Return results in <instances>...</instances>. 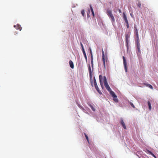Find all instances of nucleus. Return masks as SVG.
Segmentation results:
<instances>
[{"label":"nucleus","instance_id":"16","mask_svg":"<svg viewBox=\"0 0 158 158\" xmlns=\"http://www.w3.org/2000/svg\"><path fill=\"white\" fill-rule=\"evenodd\" d=\"M134 29H135V34H138L139 33H138V29H137L135 25V26H134Z\"/></svg>","mask_w":158,"mask_h":158},{"label":"nucleus","instance_id":"15","mask_svg":"<svg viewBox=\"0 0 158 158\" xmlns=\"http://www.w3.org/2000/svg\"><path fill=\"white\" fill-rule=\"evenodd\" d=\"M89 6H90V10H91V11L92 15H93V17H94V12L93 10V9L92 7V6H91V5H90Z\"/></svg>","mask_w":158,"mask_h":158},{"label":"nucleus","instance_id":"31","mask_svg":"<svg viewBox=\"0 0 158 158\" xmlns=\"http://www.w3.org/2000/svg\"><path fill=\"white\" fill-rule=\"evenodd\" d=\"M143 84L145 85H146V86H148L149 84H148V83H143Z\"/></svg>","mask_w":158,"mask_h":158},{"label":"nucleus","instance_id":"23","mask_svg":"<svg viewBox=\"0 0 158 158\" xmlns=\"http://www.w3.org/2000/svg\"><path fill=\"white\" fill-rule=\"evenodd\" d=\"M148 87H149L151 89H153V87L150 84H149Z\"/></svg>","mask_w":158,"mask_h":158},{"label":"nucleus","instance_id":"1","mask_svg":"<svg viewBox=\"0 0 158 158\" xmlns=\"http://www.w3.org/2000/svg\"><path fill=\"white\" fill-rule=\"evenodd\" d=\"M106 13L108 16L111 19V22L113 23L115 22L114 17L112 13L111 10L110 9H107L106 10Z\"/></svg>","mask_w":158,"mask_h":158},{"label":"nucleus","instance_id":"17","mask_svg":"<svg viewBox=\"0 0 158 158\" xmlns=\"http://www.w3.org/2000/svg\"><path fill=\"white\" fill-rule=\"evenodd\" d=\"M148 106L149 109L150 110H151L152 108L151 104L149 101H148Z\"/></svg>","mask_w":158,"mask_h":158},{"label":"nucleus","instance_id":"3","mask_svg":"<svg viewBox=\"0 0 158 158\" xmlns=\"http://www.w3.org/2000/svg\"><path fill=\"white\" fill-rule=\"evenodd\" d=\"M102 61H103V63L104 67V69H106V63H107L108 61V59L107 57H105L104 53V51L102 49Z\"/></svg>","mask_w":158,"mask_h":158},{"label":"nucleus","instance_id":"36","mask_svg":"<svg viewBox=\"0 0 158 158\" xmlns=\"http://www.w3.org/2000/svg\"><path fill=\"white\" fill-rule=\"evenodd\" d=\"M151 155L153 157L154 156H155L153 153H152V154Z\"/></svg>","mask_w":158,"mask_h":158},{"label":"nucleus","instance_id":"33","mask_svg":"<svg viewBox=\"0 0 158 158\" xmlns=\"http://www.w3.org/2000/svg\"><path fill=\"white\" fill-rule=\"evenodd\" d=\"M137 49H138V51H140V47H139V46H138V47H137Z\"/></svg>","mask_w":158,"mask_h":158},{"label":"nucleus","instance_id":"5","mask_svg":"<svg viewBox=\"0 0 158 158\" xmlns=\"http://www.w3.org/2000/svg\"><path fill=\"white\" fill-rule=\"evenodd\" d=\"M94 86H95V87L96 89L97 92L99 94H102V93L101 91L99 90V88L98 87V86L97 85L96 81V80L95 79V77H94Z\"/></svg>","mask_w":158,"mask_h":158},{"label":"nucleus","instance_id":"21","mask_svg":"<svg viewBox=\"0 0 158 158\" xmlns=\"http://www.w3.org/2000/svg\"><path fill=\"white\" fill-rule=\"evenodd\" d=\"M136 39L137 40V42L139 41V34H136Z\"/></svg>","mask_w":158,"mask_h":158},{"label":"nucleus","instance_id":"14","mask_svg":"<svg viewBox=\"0 0 158 158\" xmlns=\"http://www.w3.org/2000/svg\"><path fill=\"white\" fill-rule=\"evenodd\" d=\"M99 81H100V82H103V81L104 77H103L102 75H100L99 76Z\"/></svg>","mask_w":158,"mask_h":158},{"label":"nucleus","instance_id":"38","mask_svg":"<svg viewBox=\"0 0 158 158\" xmlns=\"http://www.w3.org/2000/svg\"><path fill=\"white\" fill-rule=\"evenodd\" d=\"M154 157L155 158H156V156H154Z\"/></svg>","mask_w":158,"mask_h":158},{"label":"nucleus","instance_id":"37","mask_svg":"<svg viewBox=\"0 0 158 158\" xmlns=\"http://www.w3.org/2000/svg\"><path fill=\"white\" fill-rule=\"evenodd\" d=\"M117 11V9H116V10H114V12H116Z\"/></svg>","mask_w":158,"mask_h":158},{"label":"nucleus","instance_id":"40","mask_svg":"<svg viewBox=\"0 0 158 158\" xmlns=\"http://www.w3.org/2000/svg\"><path fill=\"white\" fill-rule=\"evenodd\" d=\"M91 82L92 83V81Z\"/></svg>","mask_w":158,"mask_h":158},{"label":"nucleus","instance_id":"9","mask_svg":"<svg viewBox=\"0 0 158 158\" xmlns=\"http://www.w3.org/2000/svg\"><path fill=\"white\" fill-rule=\"evenodd\" d=\"M89 77L91 80H92V73L93 71V69L92 70H91V68L90 67V64H89Z\"/></svg>","mask_w":158,"mask_h":158},{"label":"nucleus","instance_id":"11","mask_svg":"<svg viewBox=\"0 0 158 158\" xmlns=\"http://www.w3.org/2000/svg\"><path fill=\"white\" fill-rule=\"evenodd\" d=\"M14 27L17 29L19 30L20 31H21L22 29L21 26L18 24L17 25H14Z\"/></svg>","mask_w":158,"mask_h":158},{"label":"nucleus","instance_id":"27","mask_svg":"<svg viewBox=\"0 0 158 158\" xmlns=\"http://www.w3.org/2000/svg\"><path fill=\"white\" fill-rule=\"evenodd\" d=\"M114 101L116 102H118V100L117 98H114L113 99Z\"/></svg>","mask_w":158,"mask_h":158},{"label":"nucleus","instance_id":"41","mask_svg":"<svg viewBox=\"0 0 158 158\" xmlns=\"http://www.w3.org/2000/svg\"><path fill=\"white\" fill-rule=\"evenodd\" d=\"M78 106L79 107L80 106V105H78Z\"/></svg>","mask_w":158,"mask_h":158},{"label":"nucleus","instance_id":"26","mask_svg":"<svg viewBox=\"0 0 158 158\" xmlns=\"http://www.w3.org/2000/svg\"><path fill=\"white\" fill-rule=\"evenodd\" d=\"M100 84L102 87V89H103L104 88L103 82H100Z\"/></svg>","mask_w":158,"mask_h":158},{"label":"nucleus","instance_id":"7","mask_svg":"<svg viewBox=\"0 0 158 158\" xmlns=\"http://www.w3.org/2000/svg\"><path fill=\"white\" fill-rule=\"evenodd\" d=\"M123 18L125 21V22L126 23V25L127 27V28H129V25L127 19L126 15L125 13L124 12H123Z\"/></svg>","mask_w":158,"mask_h":158},{"label":"nucleus","instance_id":"30","mask_svg":"<svg viewBox=\"0 0 158 158\" xmlns=\"http://www.w3.org/2000/svg\"><path fill=\"white\" fill-rule=\"evenodd\" d=\"M147 152L150 155H151L152 154V153L151 151H150L148 150H147Z\"/></svg>","mask_w":158,"mask_h":158},{"label":"nucleus","instance_id":"18","mask_svg":"<svg viewBox=\"0 0 158 158\" xmlns=\"http://www.w3.org/2000/svg\"><path fill=\"white\" fill-rule=\"evenodd\" d=\"M82 51L83 54L84 56V57H85L86 60H87V56H86V55L85 51L84 50H82Z\"/></svg>","mask_w":158,"mask_h":158},{"label":"nucleus","instance_id":"35","mask_svg":"<svg viewBox=\"0 0 158 158\" xmlns=\"http://www.w3.org/2000/svg\"><path fill=\"white\" fill-rule=\"evenodd\" d=\"M118 11L120 13H121L122 12L121 10L120 9L118 10Z\"/></svg>","mask_w":158,"mask_h":158},{"label":"nucleus","instance_id":"32","mask_svg":"<svg viewBox=\"0 0 158 158\" xmlns=\"http://www.w3.org/2000/svg\"><path fill=\"white\" fill-rule=\"evenodd\" d=\"M137 46H140V44H139V41H138V42H137Z\"/></svg>","mask_w":158,"mask_h":158},{"label":"nucleus","instance_id":"29","mask_svg":"<svg viewBox=\"0 0 158 158\" xmlns=\"http://www.w3.org/2000/svg\"><path fill=\"white\" fill-rule=\"evenodd\" d=\"M80 44L82 48V50H84L83 46L81 42L80 43Z\"/></svg>","mask_w":158,"mask_h":158},{"label":"nucleus","instance_id":"12","mask_svg":"<svg viewBox=\"0 0 158 158\" xmlns=\"http://www.w3.org/2000/svg\"><path fill=\"white\" fill-rule=\"evenodd\" d=\"M121 125H122V126H123V127L125 129H126V126H125V123H124L122 119L121 120Z\"/></svg>","mask_w":158,"mask_h":158},{"label":"nucleus","instance_id":"25","mask_svg":"<svg viewBox=\"0 0 158 158\" xmlns=\"http://www.w3.org/2000/svg\"><path fill=\"white\" fill-rule=\"evenodd\" d=\"M141 4L140 2H139L137 4V6L139 7H140L141 6Z\"/></svg>","mask_w":158,"mask_h":158},{"label":"nucleus","instance_id":"19","mask_svg":"<svg viewBox=\"0 0 158 158\" xmlns=\"http://www.w3.org/2000/svg\"><path fill=\"white\" fill-rule=\"evenodd\" d=\"M91 64H92V68H93V56L92 55V57H91Z\"/></svg>","mask_w":158,"mask_h":158},{"label":"nucleus","instance_id":"20","mask_svg":"<svg viewBox=\"0 0 158 158\" xmlns=\"http://www.w3.org/2000/svg\"><path fill=\"white\" fill-rule=\"evenodd\" d=\"M84 135H85V138H86V139H87V140L88 142V143H89V138H88V136L86 135V134L84 133Z\"/></svg>","mask_w":158,"mask_h":158},{"label":"nucleus","instance_id":"39","mask_svg":"<svg viewBox=\"0 0 158 158\" xmlns=\"http://www.w3.org/2000/svg\"><path fill=\"white\" fill-rule=\"evenodd\" d=\"M154 157L155 158H156V156H154Z\"/></svg>","mask_w":158,"mask_h":158},{"label":"nucleus","instance_id":"24","mask_svg":"<svg viewBox=\"0 0 158 158\" xmlns=\"http://www.w3.org/2000/svg\"><path fill=\"white\" fill-rule=\"evenodd\" d=\"M90 106L93 111H95V109L92 105H90Z\"/></svg>","mask_w":158,"mask_h":158},{"label":"nucleus","instance_id":"10","mask_svg":"<svg viewBox=\"0 0 158 158\" xmlns=\"http://www.w3.org/2000/svg\"><path fill=\"white\" fill-rule=\"evenodd\" d=\"M110 94L112 95L113 97L115 98L117 97V96L111 90L109 91Z\"/></svg>","mask_w":158,"mask_h":158},{"label":"nucleus","instance_id":"2","mask_svg":"<svg viewBox=\"0 0 158 158\" xmlns=\"http://www.w3.org/2000/svg\"><path fill=\"white\" fill-rule=\"evenodd\" d=\"M106 13L108 16L111 19V22L113 23L115 22L114 17L112 13L111 10L110 9H107L106 10Z\"/></svg>","mask_w":158,"mask_h":158},{"label":"nucleus","instance_id":"13","mask_svg":"<svg viewBox=\"0 0 158 158\" xmlns=\"http://www.w3.org/2000/svg\"><path fill=\"white\" fill-rule=\"evenodd\" d=\"M69 65H70V67L72 69H73L74 68L73 63L72 60H70L69 61Z\"/></svg>","mask_w":158,"mask_h":158},{"label":"nucleus","instance_id":"8","mask_svg":"<svg viewBox=\"0 0 158 158\" xmlns=\"http://www.w3.org/2000/svg\"><path fill=\"white\" fill-rule=\"evenodd\" d=\"M123 63L124 69L125 70V72H127V63L126 61V59L125 57L124 56L123 57Z\"/></svg>","mask_w":158,"mask_h":158},{"label":"nucleus","instance_id":"28","mask_svg":"<svg viewBox=\"0 0 158 158\" xmlns=\"http://www.w3.org/2000/svg\"><path fill=\"white\" fill-rule=\"evenodd\" d=\"M130 104L132 107H133V108H135V106L131 102L130 103Z\"/></svg>","mask_w":158,"mask_h":158},{"label":"nucleus","instance_id":"4","mask_svg":"<svg viewBox=\"0 0 158 158\" xmlns=\"http://www.w3.org/2000/svg\"><path fill=\"white\" fill-rule=\"evenodd\" d=\"M103 82L106 89L109 92L111 89L107 83L106 78L105 76H104Z\"/></svg>","mask_w":158,"mask_h":158},{"label":"nucleus","instance_id":"22","mask_svg":"<svg viewBox=\"0 0 158 158\" xmlns=\"http://www.w3.org/2000/svg\"><path fill=\"white\" fill-rule=\"evenodd\" d=\"M81 14L82 15V16H84L85 14V11L84 10H82L81 11Z\"/></svg>","mask_w":158,"mask_h":158},{"label":"nucleus","instance_id":"34","mask_svg":"<svg viewBox=\"0 0 158 158\" xmlns=\"http://www.w3.org/2000/svg\"><path fill=\"white\" fill-rule=\"evenodd\" d=\"M90 53L91 54V57H92V51H91V49H90Z\"/></svg>","mask_w":158,"mask_h":158},{"label":"nucleus","instance_id":"6","mask_svg":"<svg viewBox=\"0 0 158 158\" xmlns=\"http://www.w3.org/2000/svg\"><path fill=\"white\" fill-rule=\"evenodd\" d=\"M131 33L130 32H128L127 33H126L125 35L126 45L127 46H128L129 43V39L130 38Z\"/></svg>","mask_w":158,"mask_h":158}]
</instances>
